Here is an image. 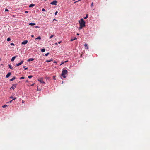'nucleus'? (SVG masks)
I'll return each instance as SVG.
<instances>
[{"instance_id":"35","label":"nucleus","mask_w":150,"mask_h":150,"mask_svg":"<svg viewBox=\"0 0 150 150\" xmlns=\"http://www.w3.org/2000/svg\"><path fill=\"white\" fill-rule=\"evenodd\" d=\"M39 28V27H38V26H36L35 27V28Z\"/></svg>"},{"instance_id":"12","label":"nucleus","mask_w":150,"mask_h":150,"mask_svg":"<svg viewBox=\"0 0 150 150\" xmlns=\"http://www.w3.org/2000/svg\"><path fill=\"white\" fill-rule=\"evenodd\" d=\"M16 79V77H14L13 78H12V79H10V81H12L13 80H14Z\"/></svg>"},{"instance_id":"28","label":"nucleus","mask_w":150,"mask_h":150,"mask_svg":"<svg viewBox=\"0 0 150 150\" xmlns=\"http://www.w3.org/2000/svg\"><path fill=\"white\" fill-rule=\"evenodd\" d=\"M49 53H47L46 54H45V55L46 56H47L48 55H49Z\"/></svg>"},{"instance_id":"33","label":"nucleus","mask_w":150,"mask_h":150,"mask_svg":"<svg viewBox=\"0 0 150 150\" xmlns=\"http://www.w3.org/2000/svg\"><path fill=\"white\" fill-rule=\"evenodd\" d=\"M5 11H8V10L7 9H6L5 10Z\"/></svg>"},{"instance_id":"32","label":"nucleus","mask_w":150,"mask_h":150,"mask_svg":"<svg viewBox=\"0 0 150 150\" xmlns=\"http://www.w3.org/2000/svg\"><path fill=\"white\" fill-rule=\"evenodd\" d=\"M81 0H78V1H75V2H74V3H76L77 2H78V1H81Z\"/></svg>"},{"instance_id":"5","label":"nucleus","mask_w":150,"mask_h":150,"mask_svg":"<svg viewBox=\"0 0 150 150\" xmlns=\"http://www.w3.org/2000/svg\"><path fill=\"white\" fill-rule=\"evenodd\" d=\"M24 61L23 60L21 61L19 63L17 64H16V66H18L22 64L23 62Z\"/></svg>"},{"instance_id":"36","label":"nucleus","mask_w":150,"mask_h":150,"mask_svg":"<svg viewBox=\"0 0 150 150\" xmlns=\"http://www.w3.org/2000/svg\"><path fill=\"white\" fill-rule=\"evenodd\" d=\"M31 37H34V35H31Z\"/></svg>"},{"instance_id":"29","label":"nucleus","mask_w":150,"mask_h":150,"mask_svg":"<svg viewBox=\"0 0 150 150\" xmlns=\"http://www.w3.org/2000/svg\"><path fill=\"white\" fill-rule=\"evenodd\" d=\"M93 3L92 2L91 4V7H93Z\"/></svg>"},{"instance_id":"25","label":"nucleus","mask_w":150,"mask_h":150,"mask_svg":"<svg viewBox=\"0 0 150 150\" xmlns=\"http://www.w3.org/2000/svg\"><path fill=\"white\" fill-rule=\"evenodd\" d=\"M25 78L24 77H21L20 78V79H24Z\"/></svg>"},{"instance_id":"44","label":"nucleus","mask_w":150,"mask_h":150,"mask_svg":"<svg viewBox=\"0 0 150 150\" xmlns=\"http://www.w3.org/2000/svg\"><path fill=\"white\" fill-rule=\"evenodd\" d=\"M26 82H28V81L27 80V81H26Z\"/></svg>"},{"instance_id":"34","label":"nucleus","mask_w":150,"mask_h":150,"mask_svg":"<svg viewBox=\"0 0 150 150\" xmlns=\"http://www.w3.org/2000/svg\"><path fill=\"white\" fill-rule=\"evenodd\" d=\"M42 11H45V10L44 8H43V9H42Z\"/></svg>"},{"instance_id":"6","label":"nucleus","mask_w":150,"mask_h":150,"mask_svg":"<svg viewBox=\"0 0 150 150\" xmlns=\"http://www.w3.org/2000/svg\"><path fill=\"white\" fill-rule=\"evenodd\" d=\"M28 42V41L27 40H25V41H23V42H22L21 44L25 45V44H27V43Z\"/></svg>"},{"instance_id":"50","label":"nucleus","mask_w":150,"mask_h":150,"mask_svg":"<svg viewBox=\"0 0 150 150\" xmlns=\"http://www.w3.org/2000/svg\"><path fill=\"white\" fill-rule=\"evenodd\" d=\"M22 102L23 103V101H22Z\"/></svg>"},{"instance_id":"47","label":"nucleus","mask_w":150,"mask_h":150,"mask_svg":"<svg viewBox=\"0 0 150 150\" xmlns=\"http://www.w3.org/2000/svg\"><path fill=\"white\" fill-rule=\"evenodd\" d=\"M33 84H32V85H31V86H33Z\"/></svg>"},{"instance_id":"24","label":"nucleus","mask_w":150,"mask_h":150,"mask_svg":"<svg viewBox=\"0 0 150 150\" xmlns=\"http://www.w3.org/2000/svg\"><path fill=\"white\" fill-rule=\"evenodd\" d=\"M51 61H52V60H47L46 61V62H49Z\"/></svg>"},{"instance_id":"23","label":"nucleus","mask_w":150,"mask_h":150,"mask_svg":"<svg viewBox=\"0 0 150 150\" xmlns=\"http://www.w3.org/2000/svg\"><path fill=\"white\" fill-rule=\"evenodd\" d=\"M33 77V76L32 75L29 76H28V78L29 79H30Z\"/></svg>"},{"instance_id":"45","label":"nucleus","mask_w":150,"mask_h":150,"mask_svg":"<svg viewBox=\"0 0 150 150\" xmlns=\"http://www.w3.org/2000/svg\"><path fill=\"white\" fill-rule=\"evenodd\" d=\"M48 78V77H46V79H47Z\"/></svg>"},{"instance_id":"48","label":"nucleus","mask_w":150,"mask_h":150,"mask_svg":"<svg viewBox=\"0 0 150 150\" xmlns=\"http://www.w3.org/2000/svg\"><path fill=\"white\" fill-rule=\"evenodd\" d=\"M25 66H24V67H23L25 68Z\"/></svg>"},{"instance_id":"3","label":"nucleus","mask_w":150,"mask_h":150,"mask_svg":"<svg viewBox=\"0 0 150 150\" xmlns=\"http://www.w3.org/2000/svg\"><path fill=\"white\" fill-rule=\"evenodd\" d=\"M38 80L42 83L45 84V83L43 81V79L42 78H38Z\"/></svg>"},{"instance_id":"9","label":"nucleus","mask_w":150,"mask_h":150,"mask_svg":"<svg viewBox=\"0 0 150 150\" xmlns=\"http://www.w3.org/2000/svg\"><path fill=\"white\" fill-rule=\"evenodd\" d=\"M17 57V56H14L13 57L12 59H11V61L12 62H13L14 61L15 59L16 58V57Z\"/></svg>"},{"instance_id":"26","label":"nucleus","mask_w":150,"mask_h":150,"mask_svg":"<svg viewBox=\"0 0 150 150\" xmlns=\"http://www.w3.org/2000/svg\"><path fill=\"white\" fill-rule=\"evenodd\" d=\"M54 36V35H51L50 37V38H52Z\"/></svg>"},{"instance_id":"4","label":"nucleus","mask_w":150,"mask_h":150,"mask_svg":"<svg viewBox=\"0 0 150 150\" xmlns=\"http://www.w3.org/2000/svg\"><path fill=\"white\" fill-rule=\"evenodd\" d=\"M57 1H54L53 2H51L50 4L52 5H54L55 6L57 5Z\"/></svg>"},{"instance_id":"7","label":"nucleus","mask_w":150,"mask_h":150,"mask_svg":"<svg viewBox=\"0 0 150 150\" xmlns=\"http://www.w3.org/2000/svg\"><path fill=\"white\" fill-rule=\"evenodd\" d=\"M16 84H13L12 86L11 87V88L13 89V90H14V88L16 87Z\"/></svg>"},{"instance_id":"46","label":"nucleus","mask_w":150,"mask_h":150,"mask_svg":"<svg viewBox=\"0 0 150 150\" xmlns=\"http://www.w3.org/2000/svg\"><path fill=\"white\" fill-rule=\"evenodd\" d=\"M53 79H55L54 77Z\"/></svg>"},{"instance_id":"8","label":"nucleus","mask_w":150,"mask_h":150,"mask_svg":"<svg viewBox=\"0 0 150 150\" xmlns=\"http://www.w3.org/2000/svg\"><path fill=\"white\" fill-rule=\"evenodd\" d=\"M11 75V72H9L8 73V74L6 75V78H7L8 77L10 76Z\"/></svg>"},{"instance_id":"22","label":"nucleus","mask_w":150,"mask_h":150,"mask_svg":"<svg viewBox=\"0 0 150 150\" xmlns=\"http://www.w3.org/2000/svg\"><path fill=\"white\" fill-rule=\"evenodd\" d=\"M88 15L87 14L86 15V17L84 18L85 19H86L87 18H88Z\"/></svg>"},{"instance_id":"38","label":"nucleus","mask_w":150,"mask_h":150,"mask_svg":"<svg viewBox=\"0 0 150 150\" xmlns=\"http://www.w3.org/2000/svg\"><path fill=\"white\" fill-rule=\"evenodd\" d=\"M28 69V68H25L24 69V70H27V69Z\"/></svg>"},{"instance_id":"27","label":"nucleus","mask_w":150,"mask_h":150,"mask_svg":"<svg viewBox=\"0 0 150 150\" xmlns=\"http://www.w3.org/2000/svg\"><path fill=\"white\" fill-rule=\"evenodd\" d=\"M10 45H11V46H12V45H14V43H11L10 44Z\"/></svg>"},{"instance_id":"41","label":"nucleus","mask_w":150,"mask_h":150,"mask_svg":"<svg viewBox=\"0 0 150 150\" xmlns=\"http://www.w3.org/2000/svg\"><path fill=\"white\" fill-rule=\"evenodd\" d=\"M68 61L67 60V61H65L64 62H68Z\"/></svg>"},{"instance_id":"13","label":"nucleus","mask_w":150,"mask_h":150,"mask_svg":"<svg viewBox=\"0 0 150 150\" xmlns=\"http://www.w3.org/2000/svg\"><path fill=\"white\" fill-rule=\"evenodd\" d=\"M29 25L31 26H33L35 25V24L34 23H31L29 24Z\"/></svg>"},{"instance_id":"40","label":"nucleus","mask_w":150,"mask_h":150,"mask_svg":"<svg viewBox=\"0 0 150 150\" xmlns=\"http://www.w3.org/2000/svg\"><path fill=\"white\" fill-rule=\"evenodd\" d=\"M12 101H13V100H10V103L11 102H12Z\"/></svg>"},{"instance_id":"37","label":"nucleus","mask_w":150,"mask_h":150,"mask_svg":"<svg viewBox=\"0 0 150 150\" xmlns=\"http://www.w3.org/2000/svg\"><path fill=\"white\" fill-rule=\"evenodd\" d=\"M28 11H25V13H28Z\"/></svg>"},{"instance_id":"30","label":"nucleus","mask_w":150,"mask_h":150,"mask_svg":"<svg viewBox=\"0 0 150 150\" xmlns=\"http://www.w3.org/2000/svg\"><path fill=\"white\" fill-rule=\"evenodd\" d=\"M57 13H58V11H57L55 12V15H56L57 14Z\"/></svg>"},{"instance_id":"39","label":"nucleus","mask_w":150,"mask_h":150,"mask_svg":"<svg viewBox=\"0 0 150 150\" xmlns=\"http://www.w3.org/2000/svg\"><path fill=\"white\" fill-rule=\"evenodd\" d=\"M61 42H62L61 41H60V42H58V43L59 44H60V43H61Z\"/></svg>"},{"instance_id":"18","label":"nucleus","mask_w":150,"mask_h":150,"mask_svg":"<svg viewBox=\"0 0 150 150\" xmlns=\"http://www.w3.org/2000/svg\"><path fill=\"white\" fill-rule=\"evenodd\" d=\"M9 68H10L11 69H13V67L10 65H8Z\"/></svg>"},{"instance_id":"16","label":"nucleus","mask_w":150,"mask_h":150,"mask_svg":"<svg viewBox=\"0 0 150 150\" xmlns=\"http://www.w3.org/2000/svg\"><path fill=\"white\" fill-rule=\"evenodd\" d=\"M10 98H12V99H13V100H15V99H16V98H14V97H13L12 96H11L10 97Z\"/></svg>"},{"instance_id":"1","label":"nucleus","mask_w":150,"mask_h":150,"mask_svg":"<svg viewBox=\"0 0 150 150\" xmlns=\"http://www.w3.org/2000/svg\"><path fill=\"white\" fill-rule=\"evenodd\" d=\"M79 23L80 25V27L79 28V29H81L83 27L85 26V22L83 19H81L80 21H79Z\"/></svg>"},{"instance_id":"19","label":"nucleus","mask_w":150,"mask_h":150,"mask_svg":"<svg viewBox=\"0 0 150 150\" xmlns=\"http://www.w3.org/2000/svg\"><path fill=\"white\" fill-rule=\"evenodd\" d=\"M41 39V37L40 36L38 37L37 38H36V39H39L40 40Z\"/></svg>"},{"instance_id":"42","label":"nucleus","mask_w":150,"mask_h":150,"mask_svg":"<svg viewBox=\"0 0 150 150\" xmlns=\"http://www.w3.org/2000/svg\"><path fill=\"white\" fill-rule=\"evenodd\" d=\"M58 44L57 43H55V44L56 45H57Z\"/></svg>"},{"instance_id":"10","label":"nucleus","mask_w":150,"mask_h":150,"mask_svg":"<svg viewBox=\"0 0 150 150\" xmlns=\"http://www.w3.org/2000/svg\"><path fill=\"white\" fill-rule=\"evenodd\" d=\"M85 48L86 49H88V45L86 44H85L84 45Z\"/></svg>"},{"instance_id":"2","label":"nucleus","mask_w":150,"mask_h":150,"mask_svg":"<svg viewBox=\"0 0 150 150\" xmlns=\"http://www.w3.org/2000/svg\"><path fill=\"white\" fill-rule=\"evenodd\" d=\"M67 73L68 71L67 70H63L62 71L61 76L64 78H65L66 77L65 75L67 74Z\"/></svg>"},{"instance_id":"17","label":"nucleus","mask_w":150,"mask_h":150,"mask_svg":"<svg viewBox=\"0 0 150 150\" xmlns=\"http://www.w3.org/2000/svg\"><path fill=\"white\" fill-rule=\"evenodd\" d=\"M45 49L44 48L42 49H41V51L43 52H45Z\"/></svg>"},{"instance_id":"21","label":"nucleus","mask_w":150,"mask_h":150,"mask_svg":"<svg viewBox=\"0 0 150 150\" xmlns=\"http://www.w3.org/2000/svg\"><path fill=\"white\" fill-rule=\"evenodd\" d=\"M7 106V105H3V106H2V107H3V108H5V107H6Z\"/></svg>"},{"instance_id":"20","label":"nucleus","mask_w":150,"mask_h":150,"mask_svg":"<svg viewBox=\"0 0 150 150\" xmlns=\"http://www.w3.org/2000/svg\"><path fill=\"white\" fill-rule=\"evenodd\" d=\"M7 40L8 41H9L11 40V39L10 38H8L7 39Z\"/></svg>"},{"instance_id":"49","label":"nucleus","mask_w":150,"mask_h":150,"mask_svg":"<svg viewBox=\"0 0 150 150\" xmlns=\"http://www.w3.org/2000/svg\"><path fill=\"white\" fill-rule=\"evenodd\" d=\"M22 102L23 103V101H22Z\"/></svg>"},{"instance_id":"43","label":"nucleus","mask_w":150,"mask_h":150,"mask_svg":"<svg viewBox=\"0 0 150 150\" xmlns=\"http://www.w3.org/2000/svg\"><path fill=\"white\" fill-rule=\"evenodd\" d=\"M76 35H79V33H77V34H76Z\"/></svg>"},{"instance_id":"15","label":"nucleus","mask_w":150,"mask_h":150,"mask_svg":"<svg viewBox=\"0 0 150 150\" xmlns=\"http://www.w3.org/2000/svg\"><path fill=\"white\" fill-rule=\"evenodd\" d=\"M35 6V4H31L29 6V7H32L34 6Z\"/></svg>"},{"instance_id":"31","label":"nucleus","mask_w":150,"mask_h":150,"mask_svg":"<svg viewBox=\"0 0 150 150\" xmlns=\"http://www.w3.org/2000/svg\"><path fill=\"white\" fill-rule=\"evenodd\" d=\"M64 63V62H62V63H61V65L63 64Z\"/></svg>"},{"instance_id":"14","label":"nucleus","mask_w":150,"mask_h":150,"mask_svg":"<svg viewBox=\"0 0 150 150\" xmlns=\"http://www.w3.org/2000/svg\"><path fill=\"white\" fill-rule=\"evenodd\" d=\"M76 39V37H75L74 38H71V40H70V41H74V40H75Z\"/></svg>"},{"instance_id":"11","label":"nucleus","mask_w":150,"mask_h":150,"mask_svg":"<svg viewBox=\"0 0 150 150\" xmlns=\"http://www.w3.org/2000/svg\"><path fill=\"white\" fill-rule=\"evenodd\" d=\"M34 60V59L33 58H30L28 60V62H30V61H33Z\"/></svg>"}]
</instances>
